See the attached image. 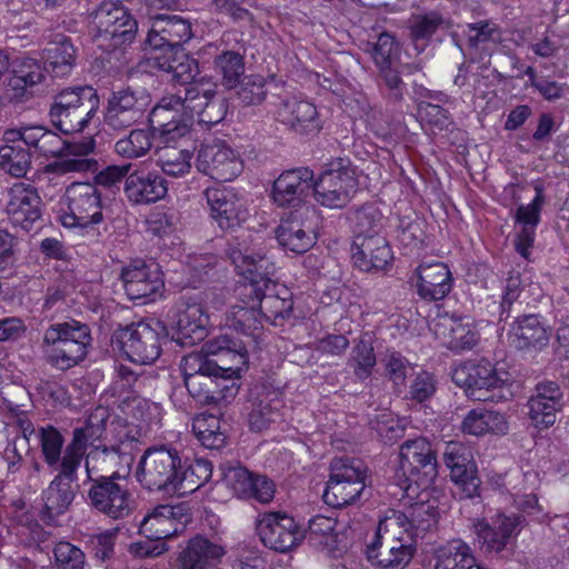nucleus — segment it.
<instances>
[{
	"label": "nucleus",
	"instance_id": "obj_54",
	"mask_svg": "<svg viewBox=\"0 0 569 569\" xmlns=\"http://www.w3.org/2000/svg\"><path fill=\"white\" fill-rule=\"evenodd\" d=\"M31 154L10 144L0 146V168L13 177H22L30 167Z\"/></svg>",
	"mask_w": 569,
	"mask_h": 569
},
{
	"label": "nucleus",
	"instance_id": "obj_60",
	"mask_svg": "<svg viewBox=\"0 0 569 569\" xmlns=\"http://www.w3.org/2000/svg\"><path fill=\"white\" fill-rule=\"evenodd\" d=\"M386 376L395 387L405 385L407 373L411 369L410 362L398 351L388 350L381 360Z\"/></svg>",
	"mask_w": 569,
	"mask_h": 569
},
{
	"label": "nucleus",
	"instance_id": "obj_49",
	"mask_svg": "<svg viewBox=\"0 0 569 569\" xmlns=\"http://www.w3.org/2000/svg\"><path fill=\"white\" fill-rule=\"evenodd\" d=\"M212 476V465L206 459H197L179 475L177 492H193L203 486Z\"/></svg>",
	"mask_w": 569,
	"mask_h": 569
},
{
	"label": "nucleus",
	"instance_id": "obj_58",
	"mask_svg": "<svg viewBox=\"0 0 569 569\" xmlns=\"http://www.w3.org/2000/svg\"><path fill=\"white\" fill-rule=\"evenodd\" d=\"M138 325L132 323L116 332L113 343L131 361L136 362L141 357L142 342Z\"/></svg>",
	"mask_w": 569,
	"mask_h": 569
},
{
	"label": "nucleus",
	"instance_id": "obj_55",
	"mask_svg": "<svg viewBox=\"0 0 569 569\" xmlns=\"http://www.w3.org/2000/svg\"><path fill=\"white\" fill-rule=\"evenodd\" d=\"M409 525L402 511L391 510L381 519L377 527L376 537L385 540V537L392 538L395 541L409 542Z\"/></svg>",
	"mask_w": 569,
	"mask_h": 569
},
{
	"label": "nucleus",
	"instance_id": "obj_25",
	"mask_svg": "<svg viewBox=\"0 0 569 569\" xmlns=\"http://www.w3.org/2000/svg\"><path fill=\"white\" fill-rule=\"evenodd\" d=\"M276 119L299 134L312 136L322 129L316 106L298 97L282 99Z\"/></svg>",
	"mask_w": 569,
	"mask_h": 569
},
{
	"label": "nucleus",
	"instance_id": "obj_36",
	"mask_svg": "<svg viewBox=\"0 0 569 569\" xmlns=\"http://www.w3.org/2000/svg\"><path fill=\"white\" fill-rule=\"evenodd\" d=\"M413 548L410 542L395 541L385 537V540L375 537L367 547V558L380 569H403L413 557Z\"/></svg>",
	"mask_w": 569,
	"mask_h": 569
},
{
	"label": "nucleus",
	"instance_id": "obj_5",
	"mask_svg": "<svg viewBox=\"0 0 569 569\" xmlns=\"http://www.w3.org/2000/svg\"><path fill=\"white\" fill-rule=\"evenodd\" d=\"M101 192L91 182H72L59 201L58 219L64 228L86 229L101 223Z\"/></svg>",
	"mask_w": 569,
	"mask_h": 569
},
{
	"label": "nucleus",
	"instance_id": "obj_19",
	"mask_svg": "<svg viewBox=\"0 0 569 569\" xmlns=\"http://www.w3.org/2000/svg\"><path fill=\"white\" fill-rule=\"evenodd\" d=\"M199 353L208 357L209 366L218 373L221 371L230 376H240L248 366L249 358L244 345L229 335H220L208 340Z\"/></svg>",
	"mask_w": 569,
	"mask_h": 569
},
{
	"label": "nucleus",
	"instance_id": "obj_15",
	"mask_svg": "<svg viewBox=\"0 0 569 569\" xmlns=\"http://www.w3.org/2000/svg\"><path fill=\"white\" fill-rule=\"evenodd\" d=\"M442 457L451 480L460 490V498L478 496L481 481L471 449L459 441H450L445 445Z\"/></svg>",
	"mask_w": 569,
	"mask_h": 569
},
{
	"label": "nucleus",
	"instance_id": "obj_57",
	"mask_svg": "<svg viewBox=\"0 0 569 569\" xmlns=\"http://www.w3.org/2000/svg\"><path fill=\"white\" fill-rule=\"evenodd\" d=\"M160 162L162 171L172 177H179L187 173L191 167V153L187 149H177L164 147L161 149Z\"/></svg>",
	"mask_w": 569,
	"mask_h": 569
},
{
	"label": "nucleus",
	"instance_id": "obj_50",
	"mask_svg": "<svg viewBox=\"0 0 569 569\" xmlns=\"http://www.w3.org/2000/svg\"><path fill=\"white\" fill-rule=\"evenodd\" d=\"M73 493L69 482L57 477L43 492L44 508L49 516L63 513L70 506Z\"/></svg>",
	"mask_w": 569,
	"mask_h": 569
},
{
	"label": "nucleus",
	"instance_id": "obj_39",
	"mask_svg": "<svg viewBox=\"0 0 569 569\" xmlns=\"http://www.w3.org/2000/svg\"><path fill=\"white\" fill-rule=\"evenodd\" d=\"M169 96L170 94H168V97ZM166 98L167 96L162 97L158 104L152 108L148 118V122L152 131V137L154 138L158 133L168 142L177 137H183L189 131V129L187 126L178 124L174 121V116L171 114L173 111H181L183 114H186L184 106H164L163 101Z\"/></svg>",
	"mask_w": 569,
	"mask_h": 569
},
{
	"label": "nucleus",
	"instance_id": "obj_9",
	"mask_svg": "<svg viewBox=\"0 0 569 569\" xmlns=\"http://www.w3.org/2000/svg\"><path fill=\"white\" fill-rule=\"evenodd\" d=\"M437 473L436 452L426 438L419 437L401 445L397 477L403 478L400 482L402 489L408 491L412 485L428 487Z\"/></svg>",
	"mask_w": 569,
	"mask_h": 569
},
{
	"label": "nucleus",
	"instance_id": "obj_61",
	"mask_svg": "<svg viewBox=\"0 0 569 569\" xmlns=\"http://www.w3.org/2000/svg\"><path fill=\"white\" fill-rule=\"evenodd\" d=\"M370 426L385 442H395L403 437L405 429L391 412L377 415L370 420Z\"/></svg>",
	"mask_w": 569,
	"mask_h": 569
},
{
	"label": "nucleus",
	"instance_id": "obj_17",
	"mask_svg": "<svg viewBox=\"0 0 569 569\" xmlns=\"http://www.w3.org/2000/svg\"><path fill=\"white\" fill-rule=\"evenodd\" d=\"M7 212L12 224L26 232L41 228V199L34 187L17 182L9 190Z\"/></svg>",
	"mask_w": 569,
	"mask_h": 569
},
{
	"label": "nucleus",
	"instance_id": "obj_53",
	"mask_svg": "<svg viewBox=\"0 0 569 569\" xmlns=\"http://www.w3.org/2000/svg\"><path fill=\"white\" fill-rule=\"evenodd\" d=\"M166 298V284L160 264L154 259L144 260V305Z\"/></svg>",
	"mask_w": 569,
	"mask_h": 569
},
{
	"label": "nucleus",
	"instance_id": "obj_38",
	"mask_svg": "<svg viewBox=\"0 0 569 569\" xmlns=\"http://www.w3.org/2000/svg\"><path fill=\"white\" fill-rule=\"evenodd\" d=\"M509 339L519 350L531 348L541 350L549 343L550 330L541 323L538 316L527 315L519 318L512 326Z\"/></svg>",
	"mask_w": 569,
	"mask_h": 569
},
{
	"label": "nucleus",
	"instance_id": "obj_30",
	"mask_svg": "<svg viewBox=\"0 0 569 569\" xmlns=\"http://www.w3.org/2000/svg\"><path fill=\"white\" fill-rule=\"evenodd\" d=\"M144 527L149 531L144 538V557H158L168 551L166 539L177 532L173 508L169 505L157 506L144 516Z\"/></svg>",
	"mask_w": 569,
	"mask_h": 569
},
{
	"label": "nucleus",
	"instance_id": "obj_7",
	"mask_svg": "<svg viewBox=\"0 0 569 569\" xmlns=\"http://www.w3.org/2000/svg\"><path fill=\"white\" fill-rule=\"evenodd\" d=\"M170 94L163 101L164 106H184L186 116L193 118L201 126L210 128L221 122L228 112L227 99L217 94L214 86L209 81H200L191 87Z\"/></svg>",
	"mask_w": 569,
	"mask_h": 569
},
{
	"label": "nucleus",
	"instance_id": "obj_45",
	"mask_svg": "<svg viewBox=\"0 0 569 569\" xmlns=\"http://www.w3.org/2000/svg\"><path fill=\"white\" fill-rule=\"evenodd\" d=\"M90 107V111L99 108L97 91L90 86L74 87L62 90L54 100L50 111L72 110Z\"/></svg>",
	"mask_w": 569,
	"mask_h": 569
},
{
	"label": "nucleus",
	"instance_id": "obj_52",
	"mask_svg": "<svg viewBox=\"0 0 569 569\" xmlns=\"http://www.w3.org/2000/svg\"><path fill=\"white\" fill-rule=\"evenodd\" d=\"M168 340V330L159 319L144 318V365L159 358L161 346Z\"/></svg>",
	"mask_w": 569,
	"mask_h": 569
},
{
	"label": "nucleus",
	"instance_id": "obj_33",
	"mask_svg": "<svg viewBox=\"0 0 569 569\" xmlns=\"http://www.w3.org/2000/svg\"><path fill=\"white\" fill-rule=\"evenodd\" d=\"M224 555L223 546L196 535L179 552L177 563L179 569H210L220 563Z\"/></svg>",
	"mask_w": 569,
	"mask_h": 569
},
{
	"label": "nucleus",
	"instance_id": "obj_28",
	"mask_svg": "<svg viewBox=\"0 0 569 569\" xmlns=\"http://www.w3.org/2000/svg\"><path fill=\"white\" fill-rule=\"evenodd\" d=\"M209 317L203 306L194 298H181L177 311V341L192 346L207 336Z\"/></svg>",
	"mask_w": 569,
	"mask_h": 569
},
{
	"label": "nucleus",
	"instance_id": "obj_14",
	"mask_svg": "<svg viewBox=\"0 0 569 569\" xmlns=\"http://www.w3.org/2000/svg\"><path fill=\"white\" fill-rule=\"evenodd\" d=\"M257 531L262 543L278 552H288L301 543L306 532L286 512H266L257 522Z\"/></svg>",
	"mask_w": 569,
	"mask_h": 569
},
{
	"label": "nucleus",
	"instance_id": "obj_46",
	"mask_svg": "<svg viewBox=\"0 0 569 569\" xmlns=\"http://www.w3.org/2000/svg\"><path fill=\"white\" fill-rule=\"evenodd\" d=\"M192 430L200 443L208 449H220L224 446L226 435L221 430L220 418L214 413L197 417Z\"/></svg>",
	"mask_w": 569,
	"mask_h": 569
},
{
	"label": "nucleus",
	"instance_id": "obj_22",
	"mask_svg": "<svg viewBox=\"0 0 569 569\" xmlns=\"http://www.w3.org/2000/svg\"><path fill=\"white\" fill-rule=\"evenodd\" d=\"M222 478L226 486L241 499H254L261 503L274 497V485L266 476L254 475L240 465H223Z\"/></svg>",
	"mask_w": 569,
	"mask_h": 569
},
{
	"label": "nucleus",
	"instance_id": "obj_21",
	"mask_svg": "<svg viewBox=\"0 0 569 569\" xmlns=\"http://www.w3.org/2000/svg\"><path fill=\"white\" fill-rule=\"evenodd\" d=\"M525 519L519 515L498 513L491 522L478 521L475 525L480 548L486 553H500L507 550L520 531Z\"/></svg>",
	"mask_w": 569,
	"mask_h": 569
},
{
	"label": "nucleus",
	"instance_id": "obj_16",
	"mask_svg": "<svg viewBox=\"0 0 569 569\" xmlns=\"http://www.w3.org/2000/svg\"><path fill=\"white\" fill-rule=\"evenodd\" d=\"M163 72L173 84L191 87L194 83L204 81V79L196 80L199 74V63L183 52H151L147 54L144 48V72Z\"/></svg>",
	"mask_w": 569,
	"mask_h": 569
},
{
	"label": "nucleus",
	"instance_id": "obj_13",
	"mask_svg": "<svg viewBox=\"0 0 569 569\" xmlns=\"http://www.w3.org/2000/svg\"><path fill=\"white\" fill-rule=\"evenodd\" d=\"M42 455L50 467H58L60 463L61 473L69 477L79 467L86 450V431L76 429L72 443L67 448L61 459L63 438L53 427L41 428L39 431Z\"/></svg>",
	"mask_w": 569,
	"mask_h": 569
},
{
	"label": "nucleus",
	"instance_id": "obj_32",
	"mask_svg": "<svg viewBox=\"0 0 569 569\" xmlns=\"http://www.w3.org/2000/svg\"><path fill=\"white\" fill-rule=\"evenodd\" d=\"M528 415L535 426L549 427L556 421V413L562 408V391L557 382L543 381L536 386V393L527 403Z\"/></svg>",
	"mask_w": 569,
	"mask_h": 569
},
{
	"label": "nucleus",
	"instance_id": "obj_34",
	"mask_svg": "<svg viewBox=\"0 0 569 569\" xmlns=\"http://www.w3.org/2000/svg\"><path fill=\"white\" fill-rule=\"evenodd\" d=\"M89 498L94 508L113 519L123 518L132 510L129 491L110 480L93 485Z\"/></svg>",
	"mask_w": 569,
	"mask_h": 569
},
{
	"label": "nucleus",
	"instance_id": "obj_48",
	"mask_svg": "<svg viewBox=\"0 0 569 569\" xmlns=\"http://www.w3.org/2000/svg\"><path fill=\"white\" fill-rule=\"evenodd\" d=\"M97 111H90V107H82L72 110L50 111L52 122L64 133L80 132L96 117Z\"/></svg>",
	"mask_w": 569,
	"mask_h": 569
},
{
	"label": "nucleus",
	"instance_id": "obj_31",
	"mask_svg": "<svg viewBox=\"0 0 569 569\" xmlns=\"http://www.w3.org/2000/svg\"><path fill=\"white\" fill-rule=\"evenodd\" d=\"M96 23L99 37L113 40V47H118L133 38L137 22L132 20L127 10L117 3L104 2L96 13Z\"/></svg>",
	"mask_w": 569,
	"mask_h": 569
},
{
	"label": "nucleus",
	"instance_id": "obj_20",
	"mask_svg": "<svg viewBox=\"0 0 569 569\" xmlns=\"http://www.w3.org/2000/svg\"><path fill=\"white\" fill-rule=\"evenodd\" d=\"M196 167L214 180L230 181L241 173L243 163L232 148L224 142H216L200 148Z\"/></svg>",
	"mask_w": 569,
	"mask_h": 569
},
{
	"label": "nucleus",
	"instance_id": "obj_12",
	"mask_svg": "<svg viewBox=\"0 0 569 569\" xmlns=\"http://www.w3.org/2000/svg\"><path fill=\"white\" fill-rule=\"evenodd\" d=\"M311 189L321 206L343 208L357 190L355 171L342 161L331 163L317 180H312Z\"/></svg>",
	"mask_w": 569,
	"mask_h": 569
},
{
	"label": "nucleus",
	"instance_id": "obj_35",
	"mask_svg": "<svg viewBox=\"0 0 569 569\" xmlns=\"http://www.w3.org/2000/svg\"><path fill=\"white\" fill-rule=\"evenodd\" d=\"M467 40V50L473 61L489 58L502 42L501 28L491 20L468 23L462 30Z\"/></svg>",
	"mask_w": 569,
	"mask_h": 569
},
{
	"label": "nucleus",
	"instance_id": "obj_41",
	"mask_svg": "<svg viewBox=\"0 0 569 569\" xmlns=\"http://www.w3.org/2000/svg\"><path fill=\"white\" fill-rule=\"evenodd\" d=\"M435 560V569H485L476 565L470 547L460 539L440 546Z\"/></svg>",
	"mask_w": 569,
	"mask_h": 569
},
{
	"label": "nucleus",
	"instance_id": "obj_64",
	"mask_svg": "<svg viewBox=\"0 0 569 569\" xmlns=\"http://www.w3.org/2000/svg\"><path fill=\"white\" fill-rule=\"evenodd\" d=\"M418 112L422 120L440 130L450 124V114L448 110L438 103L421 101L418 104Z\"/></svg>",
	"mask_w": 569,
	"mask_h": 569
},
{
	"label": "nucleus",
	"instance_id": "obj_1",
	"mask_svg": "<svg viewBox=\"0 0 569 569\" xmlns=\"http://www.w3.org/2000/svg\"><path fill=\"white\" fill-rule=\"evenodd\" d=\"M227 252L237 272L248 280L243 295L253 298L261 317L274 325L287 318L293 307L291 292L271 280L276 266L270 258L254 251L249 236L234 238Z\"/></svg>",
	"mask_w": 569,
	"mask_h": 569
},
{
	"label": "nucleus",
	"instance_id": "obj_10",
	"mask_svg": "<svg viewBox=\"0 0 569 569\" xmlns=\"http://www.w3.org/2000/svg\"><path fill=\"white\" fill-rule=\"evenodd\" d=\"M318 223L315 207H300L281 218L277 240L286 251L302 254L313 247Z\"/></svg>",
	"mask_w": 569,
	"mask_h": 569
},
{
	"label": "nucleus",
	"instance_id": "obj_4",
	"mask_svg": "<svg viewBox=\"0 0 569 569\" xmlns=\"http://www.w3.org/2000/svg\"><path fill=\"white\" fill-rule=\"evenodd\" d=\"M42 59L44 67L34 57L19 58V63L13 70L14 76L10 79V86L14 89L32 87L42 81L44 70H50L57 77L67 76L74 66L76 49L66 37L60 36L57 40L48 43Z\"/></svg>",
	"mask_w": 569,
	"mask_h": 569
},
{
	"label": "nucleus",
	"instance_id": "obj_23",
	"mask_svg": "<svg viewBox=\"0 0 569 569\" xmlns=\"http://www.w3.org/2000/svg\"><path fill=\"white\" fill-rule=\"evenodd\" d=\"M210 217L222 230L233 229L247 219L246 201L232 189L210 187L203 191Z\"/></svg>",
	"mask_w": 569,
	"mask_h": 569
},
{
	"label": "nucleus",
	"instance_id": "obj_18",
	"mask_svg": "<svg viewBox=\"0 0 569 569\" xmlns=\"http://www.w3.org/2000/svg\"><path fill=\"white\" fill-rule=\"evenodd\" d=\"M149 21L150 28L144 40L147 54L156 51H174L178 46L191 38L190 22L178 16L157 14L150 17Z\"/></svg>",
	"mask_w": 569,
	"mask_h": 569
},
{
	"label": "nucleus",
	"instance_id": "obj_42",
	"mask_svg": "<svg viewBox=\"0 0 569 569\" xmlns=\"http://www.w3.org/2000/svg\"><path fill=\"white\" fill-rule=\"evenodd\" d=\"M465 433L481 436L486 432L506 433L508 426L503 415L486 409L469 411L461 423Z\"/></svg>",
	"mask_w": 569,
	"mask_h": 569
},
{
	"label": "nucleus",
	"instance_id": "obj_27",
	"mask_svg": "<svg viewBox=\"0 0 569 569\" xmlns=\"http://www.w3.org/2000/svg\"><path fill=\"white\" fill-rule=\"evenodd\" d=\"M282 399L278 390L256 386L250 391L248 423L252 431L261 432L281 418Z\"/></svg>",
	"mask_w": 569,
	"mask_h": 569
},
{
	"label": "nucleus",
	"instance_id": "obj_26",
	"mask_svg": "<svg viewBox=\"0 0 569 569\" xmlns=\"http://www.w3.org/2000/svg\"><path fill=\"white\" fill-rule=\"evenodd\" d=\"M392 251L385 236H355L351 259L355 267L365 272L383 271L392 261Z\"/></svg>",
	"mask_w": 569,
	"mask_h": 569
},
{
	"label": "nucleus",
	"instance_id": "obj_63",
	"mask_svg": "<svg viewBox=\"0 0 569 569\" xmlns=\"http://www.w3.org/2000/svg\"><path fill=\"white\" fill-rule=\"evenodd\" d=\"M174 214L164 208L156 207L149 212L146 223L148 231L154 236L162 237L172 232L174 226Z\"/></svg>",
	"mask_w": 569,
	"mask_h": 569
},
{
	"label": "nucleus",
	"instance_id": "obj_24",
	"mask_svg": "<svg viewBox=\"0 0 569 569\" xmlns=\"http://www.w3.org/2000/svg\"><path fill=\"white\" fill-rule=\"evenodd\" d=\"M313 173L308 168H298L282 172L273 182L272 199L278 207L293 210L309 207L305 199L310 194Z\"/></svg>",
	"mask_w": 569,
	"mask_h": 569
},
{
	"label": "nucleus",
	"instance_id": "obj_37",
	"mask_svg": "<svg viewBox=\"0 0 569 569\" xmlns=\"http://www.w3.org/2000/svg\"><path fill=\"white\" fill-rule=\"evenodd\" d=\"M417 293L426 301L443 299L452 288L451 273L442 262L422 263L416 269Z\"/></svg>",
	"mask_w": 569,
	"mask_h": 569
},
{
	"label": "nucleus",
	"instance_id": "obj_3",
	"mask_svg": "<svg viewBox=\"0 0 569 569\" xmlns=\"http://www.w3.org/2000/svg\"><path fill=\"white\" fill-rule=\"evenodd\" d=\"M90 342L88 326L77 320L53 323L43 335L49 362L61 370L80 363L88 353Z\"/></svg>",
	"mask_w": 569,
	"mask_h": 569
},
{
	"label": "nucleus",
	"instance_id": "obj_51",
	"mask_svg": "<svg viewBox=\"0 0 569 569\" xmlns=\"http://www.w3.org/2000/svg\"><path fill=\"white\" fill-rule=\"evenodd\" d=\"M376 363L377 359L372 343L370 340L360 338L351 351L349 366L353 368L358 379L365 380L370 377Z\"/></svg>",
	"mask_w": 569,
	"mask_h": 569
},
{
	"label": "nucleus",
	"instance_id": "obj_11",
	"mask_svg": "<svg viewBox=\"0 0 569 569\" xmlns=\"http://www.w3.org/2000/svg\"><path fill=\"white\" fill-rule=\"evenodd\" d=\"M180 457L169 443H151L144 448V483L149 490L177 492Z\"/></svg>",
	"mask_w": 569,
	"mask_h": 569
},
{
	"label": "nucleus",
	"instance_id": "obj_56",
	"mask_svg": "<svg viewBox=\"0 0 569 569\" xmlns=\"http://www.w3.org/2000/svg\"><path fill=\"white\" fill-rule=\"evenodd\" d=\"M355 236L381 234L382 214L375 204H365L355 212Z\"/></svg>",
	"mask_w": 569,
	"mask_h": 569
},
{
	"label": "nucleus",
	"instance_id": "obj_47",
	"mask_svg": "<svg viewBox=\"0 0 569 569\" xmlns=\"http://www.w3.org/2000/svg\"><path fill=\"white\" fill-rule=\"evenodd\" d=\"M213 64L224 87L232 89L240 83L244 73V62L239 52L223 51L214 58Z\"/></svg>",
	"mask_w": 569,
	"mask_h": 569
},
{
	"label": "nucleus",
	"instance_id": "obj_40",
	"mask_svg": "<svg viewBox=\"0 0 569 569\" xmlns=\"http://www.w3.org/2000/svg\"><path fill=\"white\" fill-rule=\"evenodd\" d=\"M436 332L442 335L443 343L455 351L472 349L479 339L471 322L456 318H446L437 323Z\"/></svg>",
	"mask_w": 569,
	"mask_h": 569
},
{
	"label": "nucleus",
	"instance_id": "obj_6",
	"mask_svg": "<svg viewBox=\"0 0 569 569\" xmlns=\"http://www.w3.org/2000/svg\"><path fill=\"white\" fill-rule=\"evenodd\" d=\"M367 467L358 458H335L330 465L323 500L328 506L342 508L355 503L366 488Z\"/></svg>",
	"mask_w": 569,
	"mask_h": 569
},
{
	"label": "nucleus",
	"instance_id": "obj_44",
	"mask_svg": "<svg viewBox=\"0 0 569 569\" xmlns=\"http://www.w3.org/2000/svg\"><path fill=\"white\" fill-rule=\"evenodd\" d=\"M445 22V18L437 11L411 17L409 20V37L419 52L425 49L429 40Z\"/></svg>",
	"mask_w": 569,
	"mask_h": 569
},
{
	"label": "nucleus",
	"instance_id": "obj_8",
	"mask_svg": "<svg viewBox=\"0 0 569 569\" xmlns=\"http://www.w3.org/2000/svg\"><path fill=\"white\" fill-rule=\"evenodd\" d=\"M452 380L475 401L498 402L505 398L502 391L509 381V373L498 371L488 360H481L455 369Z\"/></svg>",
	"mask_w": 569,
	"mask_h": 569
},
{
	"label": "nucleus",
	"instance_id": "obj_43",
	"mask_svg": "<svg viewBox=\"0 0 569 569\" xmlns=\"http://www.w3.org/2000/svg\"><path fill=\"white\" fill-rule=\"evenodd\" d=\"M248 307L233 306L227 315V326L244 336L256 338L262 328V317L256 309V302L252 297Z\"/></svg>",
	"mask_w": 569,
	"mask_h": 569
},
{
	"label": "nucleus",
	"instance_id": "obj_29",
	"mask_svg": "<svg viewBox=\"0 0 569 569\" xmlns=\"http://www.w3.org/2000/svg\"><path fill=\"white\" fill-rule=\"evenodd\" d=\"M180 367L190 396L202 405H212L211 396H214V391H210L211 375L218 372L209 366L208 357L192 352L182 358Z\"/></svg>",
	"mask_w": 569,
	"mask_h": 569
},
{
	"label": "nucleus",
	"instance_id": "obj_62",
	"mask_svg": "<svg viewBox=\"0 0 569 569\" xmlns=\"http://www.w3.org/2000/svg\"><path fill=\"white\" fill-rule=\"evenodd\" d=\"M53 553L59 569H84V553L70 542H58Z\"/></svg>",
	"mask_w": 569,
	"mask_h": 569
},
{
	"label": "nucleus",
	"instance_id": "obj_2",
	"mask_svg": "<svg viewBox=\"0 0 569 569\" xmlns=\"http://www.w3.org/2000/svg\"><path fill=\"white\" fill-rule=\"evenodd\" d=\"M7 142L22 140L36 157H56L47 170L58 174L70 172H93L98 168L96 159L91 158L96 148L93 138L68 143L56 132L42 126H22L4 132Z\"/></svg>",
	"mask_w": 569,
	"mask_h": 569
},
{
	"label": "nucleus",
	"instance_id": "obj_59",
	"mask_svg": "<svg viewBox=\"0 0 569 569\" xmlns=\"http://www.w3.org/2000/svg\"><path fill=\"white\" fill-rule=\"evenodd\" d=\"M407 518V523L410 528L420 531L429 530L436 523V510L426 502H417L411 505L402 512Z\"/></svg>",
	"mask_w": 569,
	"mask_h": 569
}]
</instances>
